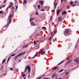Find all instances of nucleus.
Masks as SVG:
<instances>
[{
	"mask_svg": "<svg viewBox=\"0 0 79 79\" xmlns=\"http://www.w3.org/2000/svg\"><path fill=\"white\" fill-rule=\"evenodd\" d=\"M51 37H52V36H51L50 37V38L49 39V41H50V40H51V39H52V38H51Z\"/></svg>",
	"mask_w": 79,
	"mask_h": 79,
	"instance_id": "23",
	"label": "nucleus"
},
{
	"mask_svg": "<svg viewBox=\"0 0 79 79\" xmlns=\"http://www.w3.org/2000/svg\"><path fill=\"white\" fill-rule=\"evenodd\" d=\"M7 8L8 9V8H10V7L9 6Z\"/></svg>",
	"mask_w": 79,
	"mask_h": 79,
	"instance_id": "52",
	"label": "nucleus"
},
{
	"mask_svg": "<svg viewBox=\"0 0 79 79\" xmlns=\"http://www.w3.org/2000/svg\"><path fill=\"white\" fill-rule=\"evenodd\" d=\"M54 10H52V12H54Z\"/></svg>",
	"mask_w": 79,
	"mask_h": 79,
	"instance_id": "47",
	"label": "nucleus"
},
{
	"mask_svg": "<svg viewBox=\"0 0 79 79\" xmlns=\"http://www.w3.org/2000/svg\"><path fill=\"white\" fill-rule=\"evenodd\" d=\"M53 34H56V33L57 32V31H56V29H54V30L53 31Z\"/></svg>",
	"mask_w": 79,
	"mask_h": 79,
	"instance_id": "13",
	"label": "nucleus"
},
{
	"mask_svg": "<svg viewBox=\"0 0 79 79\" xmlns=\"http://www.w3.org/2000/svg\"><path fill=\"white\" fill-rule=\"evenodd\" d=\"M52 16H51V18H50L51 21H52Z\"/></svg>",
	"mask_w": 79,
	"mask_h": 79,
	"instance_id": "38",
	"label": "nucleus"
},
{
	"mask_svg": "<svg viewBox=\"0 0 79 79\" xmlns=\"http://www.w3.org/2000/svg\"><path fill=\"white\" fill-rule=\"evenodd\" d=\"M5 6H6L5 5L2 6V8H4V7H5Z\"/></svg>",
	"mask_w": 79,
	"mask_h": 79,
	"instance_id": "37",
	"label": "nucleus"
},
{
	"mask_svg": "<svg viewBox=\"0 0 79 79\" xmlns=\"http://www.w3.org/2000/svg\"><path fill=\"white\" fill-rule=\"evenodd\" d=\"M11 58V57H10L8 59L7 61V63H8V61H9L10 59Z\"/></svg>",
	"mask_w": 79,
	"mask_h": 79,
	"instance_id": "29",
	"label": "nucleus"
},
{
	"mask_svg": "<svg viewBox=\"0 0 79 79\" xmlns=\"http://www.w3.org/2000/svg\"><path fill=\"white\" fill-rule=\"evenodd\" d=\"M15 54H11V56H15Z\"/></svg>",
	"mask_w": 79,
	"mask_h": 79,
	"instance_id": "28",
	"label": "nucleus"
},
{
	"mask_svg": "<svg viewBox=\"0 0 79 79\" xmlns=\"http://www.w3.org/2000/svg\"><path fill=\"white\" fill-rule=\"evenodd\" d=\"M58 79H61V78H58Z\"/></svg>",
	"mask_w": 79,
	"mask_h": 79,
	"instance_id": "58",
	"label": "nucleus"
},
{
	"mask_svg": "<svg viewBox=\"0 0 79 79\" xmlns=\"http://www.w3.org/2000/svg\"><path fill=\"white\" fill-rule=\"evenodd\" d=\"M8 9L7 8L6 9V11H7V10H8Z\"/></svg>",
	"mask_w": 79,
	"mask_h": 79,
	"instance_id": "56",
	"label": "nucleus"
},
{
	"mask_svg": "<svg viewBox=\"0 0 79 79\" xmlns=\"http://www.w3.org/2000/svg\"><path fill=\"white\" fill-rule=\"evenodd\" d=\"M77 45H76L75 46L76 48H77Z\"/></svg>",
	"mask_w": 79,
	"mask_h": 79,
	"instance_id": "45",
	"label": "nucleus"
},
{
	"mask_svg": "<svg viewBox=\"0 0 79 79\" xmlns=\"http://www.w3.org/2000/svg\"><path fill=\"white\" fill-rule=\"evenodd\" d=\"M21 61V60H19V61Z\"/></svg>",
	"mask_w": 79,
	"mask_h": 79,
	"instance_id": "51",
	"label": "nucleus"
},
{
	"mask_svg": "<svg viewBox=\"0 0 79 79\" xmlns=\"http://www.w3.org/2000/svg\"><path fill=\"white\" fill-rule=\"evenodd\" d=\"M74 3L76 4H77V1H75Z\"/></svg>",
	"mask_w": 79,
	"mask_h": 79,
	"instance_id": "32",
	"label": "nucleus"
},
{
	"mask_svg": "<svg viewBox=\"0 0 79 79\" xmlns=\"http://www.w3.org/2000/svg\"><path fill=\"white\" fill-rule=\"evenodd\" d=\"M69 58H70V57H68L67 58V60H69Z\"/></svg>",
	"mask_w": 79,
	"mask_h": 79,
	"instance_id": "30",
	"label": "nucleus"
},
{
	"mask_svg": "<svg viewBox=\"0 0 79 79\" xmlns=\"http://www.w3.org/2000/svg\"><path fill=\"white\" fill-rule=\"evenodd\" d=\"M12 9H13V10H14V7H12Z\"/></svg>",
	"mask_w": 79,
	"mask_h": 79,
	"instance_id": "50",
	"label": "nucleus"
},
{
	"mask_svg": "<svg viewBox=\"0 0 79 79\" xmlns=\"http://www.w3.org/2000/svg\"><path fill=\"white\" fill-rule=\"evenodd\" d=\"M60 10H62V9L61 8H60Z\"/></svg>",
	"mask_w": 79,
	"mask_h": 79,
	"instance_id": "59",
	"label": "nucleus"
},
{
	"mask_svg": "<svg viewBox=\"0 0 79 79\" xmlns=\"http://www.w3.org/2000/svg\"><path fill=\"white\" fill-rule=\"evenodd\" d=\"M31 26H35V24L33 23V22H32L31 23Z\"/></svg>",
	"mask_w": 79,
	"mask_h": 79,
	"instance_id": "17",
	"label": "nucleus"
},
{
	"mask_svg": "<svg viewBox=\"0 0 79 79\" xmlns=\"http://www.w3.org/2000/svg\"><path fill=\"white\" fill-rule=\"evenodd\" d=\"M62 19V17L61 16H60L58 18V20L59 21H61Z\"/></svg>",
	"mask_w": 79,
	"mask_h": 79,
	"instance_id": "9",
	"label": "nucleus"
},
{
	"mask_svg": "<svg viewBox=\"0 0 79 79\" xmlns=\"http://www.w3.org/2000/svg\"><path fill=\"white\" fill-rule=\"evenodd\" d=\"M57 5H58V3L56 2L55 4H54V6H55L54 9H55L56 7V6H57Z\"/></svg>",
	"mask_w": 79,
	"mask_h": 79,
	"instance_id": "11",
	"label": "nucleus"
},
{
	"mask_svg": "<svg viewBox=\"0 0 79 79\" xmlns=\"http://www.w3.org/2000/svg\"><path fill=\"white\" fill-rule=\"evenodd\" d=\"M68 72H67L65 73V75H67V74H68Z\"/></svg>",
	"mask_w": 79,
	"mask_h": 79,
	"instance_id": "39",
	"label": "nucleus"
},
{
	"mask_svg": "<svg viewBox=\"0 0 79 79\" xmlns=\"http://www.w3.org/2000/svg\"><path fill=\"white\" fill-rule=\"evenodd\" d=\"M63 60L60 63H59L58 64V65H59V64H61V63H63Z\"/></svg>",
	"mask_w": 79,
	"mask_h": 79,
	"instance_id": "26",
	"label": "nucleus"
},
{
	"mask_svg": "<svg viewBox=\"0 0 79 79\" xmlns=\"http://www.w3.org/2000/svg\"><path fill=\"white\" fill-rule=\"evenodd\" d=\"M44 79H49L48 78H44Z\"/></svg>",
	"mask_w": 79,
	"mask_h": 79,
	"instance_id": "43",
	"label": "nucleus"
},
{
	"mask_svg": "<svg viewBox=\"0 0 79 79\" xmlns=\"http://www.w3.org/2000/svg\"><path fill=\"white\" fill-rule=\"evenodd\" d=\"M63 1H64V2H66L67 1V0H63Z\"/></svg>",
	"mask_w": 79,
	"mask_h": 79,
	"instance_id": "48",
	"label": "nucleus"
},
{
	"mask_svg": "<svg viewBox=\"0 0 79 79\" xmlns=\"http://www.w3.org/2000/svg\"><path fill=\"white\" fill-rule=\"evenodd\" d=\"M71 61H72V60L71 59L70 60H69L68 62H67V63L68 64H69V63H70V62H71Z\"/></svg>",
	"mask_w": 79,
	"mask_h": 79,
	"instance_id": "18",
	"label": "nucleus"
},
{
	"mask_svg": "<svg viewBox=\"0 0 79 79\" xmlns=\"http://www.w3.org/2000/svg\"><path fill=\"white\" fill-rule=\"evenodd\" d=\"M24 79H26V77L24 78Z\"/></svg>",
	"mask_w": 79,
	"mask_h": 79,
	"instance_id": "63",
	"label": "nucleus"
},
{
	"mask_svg": "<svg viewBox=\"0 0 79 79\" xmlns=\"http://www.w3.org/2000/svg\"><path fill=\"white\" fill-rule=\"evenodd\" d=\"M43 29H46V27H42Z\"/></svg>",
	"mask_w": 79,
	"mask_h": 79,
	"instance_id": "31",
	"label": "nucleus"
},
{
	"mask_svg": "<svg viewBox=\"0 0 79 79\" xmlns=\"http://www.w3.org/2000/svg\"><path fill=\"white\" fill-rule=\"evenodd\" d=\"M27 69H28V73H30V72H31V67H30V66L29 65L26 66L24 70V72H26Z\"/></svg>",
	"mask_w": 79,
	"mask_h": 79,
	"instance_id": "1",
	"label": "nucleus"
},
{
	"mask_svg": "<svg viewBox=\"0 0 79 79\" xmlns=\"http://www.w3.org/2000/svg\"><path fill=\"white\" fill-rule=\"evenodd\" d=\"M38 9L39 10V9H40V7H38Z\"/></svg>",
	"mask_w": 79,
	"mask_h": 79,
	"instance_id": "61",
	"label": "nucleus"
},
{
	"mask_svg": "<svg viewBox=\"0 0 79 79\" xmlns=\"http://www.w3.org/2000/svg\"><path fill=\"white\" fill-rule=\"evenodd\" d=\"M56 3V1H54V4H55V3Z\"/></svg>",
	"mask_w": 79,
	"mask_h": 79,
	"instance_id": "46",
	"label": "nucleus"
},
{
	"mask_svg": "<svg viewBox=\"0 0 79 79\" xmlns=\"http://www.w3.org/2000/svg\"><path fill=\"white\" fill-rule=\"evenodd\" d=\"M9 6V7H10V8H11V6H12V5H10V6Z\"/></svg>",
	"mask_w": 79,
	"mask_h": 79,
	"instance_id": "41",
	"label": "nucleus"
},
{
	"mask_svg": "<svg viewBox=\"0 0 79 79\" xmlns=\"http://www.w3.org/2000/svg\"><path fill=\"white\" fill-rule=\"evenodd\" d=\"M60 10H58V12H57V15H58V14H59V13H60Z\"/></svg>",
	"mask_w": 79,
	"mask_h": 79,
	"instance_id": "19",
	"label": "nucleus"
},
{
	"mask_svg": "<svg viewBox=\"0 0 79 79\" xmlns=\"http://www.w3.org/2000/svg\"><path fill=\"white\" fill-rule=\"evenodd\" d=\"M45 8H47V7H45Z\"/></svg>",
	"mask_w": 79,
	"mask_h": 79,
	"instance_id": "64",
	"label": "nucleus"
},
{
	"mask_svg": "<svg viewBox=\"0 0 79 79\" xmlns=\"http://www.w3.org/2000/svg\"><path fill=\"white\" fill-rule=\"evenodd\" d=\"M30 77V75H29L28 76V78H29Z\"/></svg>",
	"mask_w": 79,
	"mask_h": 79,
	"instance_id": "44",
	"label": "nucleus"
},
{
	"mask_svg": "<svg viewBox=\"0 0 79 79\" xmlns=\"http://www.w3.org/2000/svg\"><path fill=\"white\" fill-rule=\"evenodd\" d=\"M26 76V74H23V75H22V76L23 77H24V76Z\"/></svg>",
	"mask_w": 79,
	"mask_h": 79,
	"instance_id": "25",
	"label": "nucleus"
},
{
	"mask_svg": "<svg viewBox=\"0 0 79 79\" xmlns=\"http://www.w3.org/2000/svg\"><path fill=\"white\" fill-rule=\"evenodd\" d=\"M3 13V11L2 10H1L0 11V14H2Z\"/></svg>",
	"mask_w": 79,
	"mask_h": 79,
	"instance_id": "24",
	"label": "nucleus"
},
{
	"mask_svg": "<svg viewBox=\"0 0 79 79\" xmlns=\"http://www.w3.org/2000/svg\"><path fill=\"white\" fill-rule=\"evenodd\" d=\"M38 8H40V5H38Z\"/></svg>",
	"mask_w": 79,
	"mask_h": 79,
	"instance_id": "40",
	"label": "nucleus"
},
{
	"mask_svg": "<svg viewBox=\"0 0 79 79\" xmlns=\"http://www.w3.org/2000/svg\"><path fill=\"white\" fill-rule=\"evenodd\" d=\"M23 3L25 4H26V3H27V1L26 0H24V2H23Z\"/></svg>",
	"mask_w": 79,
	"mask_h": 79,
	"instance_id": "22",
	"label": "nucleus"
},
{
	"mask_svg": "<svg viewBox=\"0 0 79 79\" xmlns=\"http://www.w3.org/2000/svg\"><path fill=\"white\" fill-rule=\"evenodd\" d=\"M26 53V52H23L20 53V54H18L14 58V60H16V59L18 57V56H21L22 55H23V54H24Z\"/></svg>",
	"mask_w": 79,
	"mask_h": 79,
	"instance_id": "2",
	"label": "nucleus"
},
{
	"mask_svg": "<svg viewBox=\"0 0 79 79\" xmlns=\"http://www.w3.org/2000/svg\"><path fill=\"white\" fill-rule=\"evenodd\" d=\"M36 14L37 15H39V14H38V13H37V12H36Z\"/></svg>",
	"mask_w": 79,
	"mask_h": 79,
	"instance_id": "42",
	"label": "nucleus"
},
{
	"mask_svg": "<svg viewBox=\"0 0 79 79\" xmlns=\"http://www.w3.org/2000/svg\"><path fill=\"white\" fill-rule=\"evenodd\" d=\"M74 3V2L73 1H71L70 2V5H71V6H73V7H74V6H75V5H76V4H73Z\"/></svg>",
	"mask_w": 79,
	"mask_h": 79,
	"instance_id": "4",
	"label": "nucleus"
},
{
	"mask_svg": "<svg viewBox=\"0 0 79 79\" xmlns=\"http://www.w3.org/2000/svg\"><path fill=\"white\" fill-rule=\"evenodd\" d=\"M28 45H29V44H25L24 45H23V48H26V47H27Z\"/></svg>",
	"mask_w": 79,
	"mask_h": 79,
	"instance_id": "8",
	"label": "nucleus"
},
{
	"mask_svg": "<svg viewBox=\"0 0 79 79\" xmlns=\"http://www.w3.org/2000/svg\"><path fill=\"white\" fill-rule=\"evenodd\" d=\"M39 3L40 4H44V2L42 1H39Z\"/></svg>",
	"mask_w": 79,
	"mask_h": 79,
	"instance_id": "15",
	"label": "nucleus"
},
{
	"mask_svg": "<svg viewBox=\"0 0 79 79\" xmlns=\"http://www.w3.org/2000/svg\"><path fill=\"white\" fill-rule=\"evenodd\" d=\"M18 5H16V9L15 10H17V9H18Z\"/></svg>",
	"mask_w": 79,
	"mask_h": 79,
	"instance_id": "27",
	"label": "nucleus"
},
{
	"mask_svg": "<svg viewBox=\"0 0 79 79\" xmlns=\"http://www.w3.org/2000/svg\"><path fill=\"white\" fill-rule=\"evenodd\" d=\"M2 8V7L0 6V10Z\"/></svg>",
	"mask_w": 79,
	"mask_h": 79,
	"instance_id": "57",
	"label": "nucleus"
},
{
	"mask_svg": "<svg viewBox=\"0 0 79 79\" xmlns=\"http://www.w3.org/2000/svg\"><path fill=\"white\" fill-rule=\"evenodd\" d=\"M34 45H35L36 44V42H35V41H34Z\"/></svg>",
	"mask_w": 79,
	"mask_h": 79,
	"instance_id": "34",
	"label": "nucleus"
},
{
	"mask_svg": "<svg viewBox=\"0 0 79 79\" xmlns=\"http://www.w3.org/2000/svg\"><path fill=\"white\" fill-rule=\"evenodd\" d=\"M2 68H3V66H2Z\"/></svg>",
	"mask_w": 79,
	"mask_h": 79,
	"instance_id": "60",
	"label": "nucleus"
},
{
	"mask_svg": "<svg viewBox=\"0 0 79 79\" xmlns=\"http://www.w3.org/2000/svg\"><path fill=\"white\" fill-rule=\"evenodd\" d=\"M37 55H38V54H35L33 57H32V58H35V56H37Z\"/></svg>",
	"mask_w": 79,
	"mask_h": 79,
	"instance_id": "20",
	"label": "nucleus"
},
{
	"mask_svg": "<svg viewBox=\"0 0 79 79\" xmlns=\"http://www.w3.org/2000/svg\"><path fill=\"white\" fill-rule=\"evenodd\" d=\"M69 33V29H67L64 32V34H68Z\"/></svg>",
	"mask_w": 79,
	"mask_h": 79,
	"instance_id": "7",
	"label": "nucleus"
},
{
	"mask_svg": "<svg viewBox=\"0 0 79 79\" xmlns=\"http://www.w3.org/2000/svg\"><path fill=\"white\" fill-rule=\"evenodd\" d=\"M13 68H10V70H11V71H13Z\"/></svg>",
	"mask_w": 79,
	"mask_h": 79,
	"instance_id": "36",
	"label": "nucleus"
},
{
	"mask_svg": "<svg viewBox=\"0 0 79 79\" xmlns=\"http://www.w3.org/2000/svg\"><path fill=\"white\" fill-rule=\"evenodd\" d=\"M37 35H38V36H40V34H37Z\"/></svg>",
	"mask_w": 79,
	"mask_h": 79,
	"instance_id": "49",
	"label": "nucleus"
},
{
	"mask_svg": "<svg viewBox=\"0 0 79 79\" xmlns=\"http://www.w3.org/2000/svg\"><path fill=\"white\" fill-rule=\"evenodd\" d=\"M10 4H13L12 2H10Z\"/></svg>",
	"mask_w": 79,
	"mask_h": 79,
	"instance_id": "54",
	"label": "nucleus"
},
{
	"mask_svg": "<svg viewBox=\"0 0 79 79\" xmlns=\"http://www.w3.org/2000/svg\"><path fill=\"white\" fill-rule=\"evenodd\" d=\"M63 2V0H61V2Z\"/></svg>",
	"mask_w": 79,
	"mask_h": 79,
	"instance_id": "55",
	"label": "nucleus"
},
{
	"mask_svg": "<svg viewBox=\"0 0 79 79\" xmlns=\"http://www.w3.org/2000/svg\"><path fill=\"white\" fill-rule=\"evenodd\" d=\"M41 11H45V10H43L42 9H41Z\"/></svg>",
	"mask_w": 79,
	"mask_h": 79,
	"instance_id": "35",
	"label": "nucleus"
},
{
	"mask_svg": "<svg viewBox=\"0 0 79 79\" xmlns=\"http://www.w3.org/2000/svg\"><path fill=\"white\" fill-rule=\"evenodd\" d=\"M35 19V18H30V22H31L32 21V20H33V19Z\"/></svg>",
	"mask_w": 79,
	"mask_h": 79,
	"instance_id": "14",
	"label": "nucleus"
},
{
	"mask_svg": "<svg viewBox=\"0 0 79 79\" xmlns=\"http://www.w3.org/2000/svg\"><path fill=\"white\" fill-rule=\"evenodd\" d=\"M63 70H64V69H61V70H60L59 72L60 73H61V72H62V71H63Z\"/></svg>",
	"mask_w": 79,
	"mask_h": 79,
	"instance_id": "33",
	"label": "nucleus"
},
{
	"mask_svg": "<svg viewBox=\"0 0 79 79\" xmlns=\"http://www.w3.org/2000/svg\"><path fill=\"white\" fill-rule=\"evenodd\" d=\"M5 60H6V59H4L3 61H2V64H3V63H5Z\"/></svg>",
	"mask_w": 79,
	"mask_h": 79,
	"instance_id": "21",
	"label": "nucleus"
},
{
	"mask_svg": "<svg viewBox=\"0 0 79 79\" xmlns=\"http://www.w3.org/2000/svg\"><path fill=\"white\" fill-rule=\"evenodd\" d=\"M39 42L38 40H37L36 41V42Z\"/></svg>",
	"mask_w": 79,
	"mask_h": 79,
	"instance_id": "53",
	"label": "nucleus"
},
{
	"mask_svg": "<svg viewBox=\"0 0 79 79\" xmlns=\"http://www.w3.org/2000/svg\"><path fill=\"white\" fill-rule=\"evenodd\" d=\"M74 61L77 63H79V59L78 58H77L74 60Z\"/></svg>",
	"mask_w": 79,
	"mask_h": 79,
	"instance_id": "5",
	"label": "nucleus"
},
{
	"mask_svg": "<svg viewBox=\"0 0 79 79\" xmlns=\"http://www.w3.org/2000/svg\"><path fill=\"white\" fill-rule=\"evenodd\" d=\"M43 50H44V49H42L40 52V53L41 54V55H44L45 53V51H43Z\"/></svg>",
	"mask_w": 79,
	"mask_h": 79,
	"instance_id": "6",
	"label": "nucleus"
},
{
	"mask_svg": "<svg viewBox=\"0 0 79 79\" xmlns=\"http://www.w3.org/2000/svg\"><path fill=\"white\" fill-rule=\"evenodd\" d=\"M11 17H13V14H11L9 16L8 19L9 20V24H10L11 22Z\"/></svg>",
	"mask_w": 79,
	"mask_h": 79,
	"instance_id": "3",
	"label": "nucleus"
},
{
	"mask_svg": "<svg viewBox=\"0 0 79 79\" xmlns=\"http://www.w3.org/2000/svg\"><path fill=\"white\" fill-rule=\"evenodd\" d=\"M65 14H67V12L66 11H64L62 12V15H65Z\"/></svg>",
	"mask_w": 79,
	"mask_h": 79,
	"instance_id": "10",
	"label": "nucleus"
},
{
	"mask_svg": "<svg viewBox=\"0 0 79 79\" xmlns=\"http://www.w3.org/2000/svg\"><path fill=\"white\" fill-rule=\"evenodd\" d=\"M56 73H54V74H53L52 75V78H54V77H55V76H56Z\"/></svg>",
	"mask_w": 79,
	"mask_h": 79,
	"instance_id": "12",
	"label": "nucleus"
},
{
	"mask_svg": "<svg viewBox=\"0 0 79 79\" xmlns=\"http://www.w3.org/2000/svg\"><path fill=\"white\" fill-rule=\"evenodd\" d=\"M58 67H54V68H53L52 70H55V69H58Z\"/></svg>",
	"mask_w": 79,
	"mask_h": 79,
	"instance_id": "16",
	"label": "nucleus"
},
{
	"mask_svg": "<svg viewBox=\"0 0 79 79\" xmlns=\"http://www.w3.org/2000/svg\"><path fill=\"white\" fill-rule=\"evenodd\" d=\"M36 36H38V35H36Z\"/></svg>",
	"mask_w": 79,
	"mask_h": 79,
	"instance_id": "62",
	"label": "nucleus"
}]
</instances>
